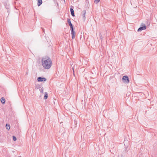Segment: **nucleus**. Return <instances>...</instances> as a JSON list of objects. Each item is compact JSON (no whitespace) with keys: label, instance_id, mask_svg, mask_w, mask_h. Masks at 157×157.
Wrapping results in <instances>:
<instances>
[{"label":"nucleus","instance_id":"nucleus-1","mask_svg":"<svg viewBox=\"0 0 157 157\" xmlns=\"http://www.w3.org/2000/svg\"><path fill=\"white\" fill-rule=\"evenodd\" d=\"M41 62L43 67L45 69H48L52 66V60L47 56L42 57Z\"/></svg>","mask_w":157,"mask_h":157},{"label":"nucleus","instance_id":"nucleus-2","mask_svg":"<svg viewBox=\"0 0 157 157\" xmlns=\"http://www.w3.org/2000/svg\"><path fill=\"white\" fill-rule=\"evenodd\" d=\"M122 80L123 82L128 83L129 82L128 77L127 75L124 76L122 78Z\"/></svg>","mask_w":157,"mask_h":157},{"label":"nucleus","instance_id":"nucleus-3","mask_svg":"<svg viewBox=\"0 0 157 157\" xmlns=\"http://www.w3.org/2000/svg\"><path fill=\"white\" fill-rule=\"evenodd\" d=\"M146 28V26L143 23H142L141 24V27H140L137 30V31L139 32L143 30H145Z\"/></svg>","mask_w":157,"mask_h":157},{"label":"nucleus","instance_id":"nucleus-4","mask_svg":"<svg viewBox=\"0 0 157 157\" xmlns=\"http://www.w3.org/2000/svg\"><path fill=\"white\" fill-rule=\"evenodd\" d=\"M71 36L72 38V39H74L75 36V32L74 31V28H72L71 29Z\"/></svg>","mask_w":157,"mask_h":157},{"label":"nucleus","instance_id":"nucleus-5","mask_svg":"<svg viewBox=\"0 0 157 157\" xmlns=\"http://www.w3.org/2000/svg\"><path fill=\"white\" fill-rule=\"evenodd\" d=\"M37 79L38 81L39 82H45L46 80V79L45 78L40 77H38Z\"/></svg>","mask_w":157,"mask_h":157},{"label":"nucleus","instance_id":"nucleus-6","mask_svg":"<svg viewBox=\"0 0 157 157\" xmlns=\"http://www.w3.org/2000/svg\"><path fill=\"white\" fill-rule=\"evenodd\" d=\"M71 7L70 8V11H71V14L73 17H75V15L74 14V10H73L74 7H73V6H71Z\"/></svg>","mask_w":157,"mask_h":157},{"label":"nucleus","instance_id":"nucleus-7","mask_svg":"<svg viewBox=\"0 0 157 157\" xmlns=\"http://www.w3.org/2000/svg\"><path fill=\"white\" fill-rule=\"evenodd\" d=\"M67 22L68 23V24L70 27L71 29L73 28L74 27H73V25L71 23L70 19H69V18L67 19Z\"/></svg>","mask_w":157,"mask_h":157},{"label":"nucleus","instance_id":"nucleus-8","mask_svg":"<svg viewBox=\"0 0 157 157\" xmlns=\"http://www.w3.org/2000/svg\"><path fill=\"white\" fill-rule=\"evenodd\" d=\"M86 13V10H84L82 12V13H81L82 16L84 20H85L86 18V17H85Z\"/></svg>","mask_w":157,"mask_h":157},{"label":"nucleus","instance_id":"nucleus-9","mask_svg":"<svg viewBox=\"0 0 157 157\" xmlns=\"http://www.w3.org/2000/svg\"><path fill=\"white\" fill-rule=\"evenodd\" d=\"M42 3V0H38V2L37 3V6H40Z\"/></svg>","mask_w":157,"mask_h":157},{"label":"nucleus","instance_id":"nucleus-10","mask_svg":"<svg viewBox=\"0 0 157 157\" xmlns=\"http://www.w3.org/2000/svg\"><path fill=\"white\" fill-rule=\"evenodd\" d=\"M1 101L2 104H4L5 102V99L3 97H2L1 98Z\"/></svg>","mask_w":157,"mask_h":157},{"label":"nucleus","instance_id":"nucleus-11","mask_svg":"<svg viewBox=\"0 0 157 157\" xmlns=\"http://www.w3.org/2000/svg\"><path fill=\"white\" fill-rule=\"evenodd\" d=\"M48 98V93L47 92H45L44 93V99H46Z\"/></svg>","mask_w":157,"mask_h":157},{"label":"nucleus","instance_id":"nucleus-12","mask_svg":"<svg viewBox=\"0 0 157 157\" xmlns=\"http://www.w3.org/2000/svg\"><path fill=\"white\" fill-rule=\"evenodd\" d=\"M6 128L8 130H9L10 128V126L9 124H6Z\"/></svg>","mask_w":157,"mask_h":157},{"label":"nucleus","instance_id":"nucleus-13","mask_svg":"<svg viewBox=\"0 0 157 157\" xmlns=\"http://www.w3.org/2000/svg\"><path fill=\"white\" fill-rule=\"evenodd\" d=\"M40 91L41 93V95H42L44 94L43 93V89H40Z\"/></svg>","mask_w":157,"mask_h":157},{"label":"nucleus","instance_id":"nucleus-14","mask_svg":"<svg viewBox=\"0 0 157 157\" xmlns=\"http://www.w3.org/2000/svg\"><path fill=\"white\" fill-rule=\"evenodd\" d=\"M100 1V0H94V2L95 4H97Z\"/></svg>","mask_w":157,"mask_h":157},{"label":"nucleus","instance_id":"nucleus-15","mask_svg":"<svg viewBox=\"0 0 157 157\" xmlns=\"http://www.w3.org/2000/svg\"><path fill=\"white\" fill-rule=\"evenodd\" d=\"M13 140L14 141H16L17 140L16 137L14 136H13Z\"/></svg>","mask_w":157,"mask_h":157},{"label":"nucleus","instance_id":"nucleus-16","mask_svg":"<svg viewBox=\"0 0 157 157\" xmlns=\"http://www.w3.org/2000/svg\"><path fill=\"white\" fill-rule=\"evenodd\" d=\"M100 38L101 39L103 38V37H102V36L101 35V34L100 35Z\"/></svg>","mask_w":157,"mask_h":157},{"label":"nucleus","instance_id":"nucleus-17","mask_svg":"<svg viewBox=\"0 0 157 157\" xmlns=\"http://www.w3.org/2000/svg\"><path fill=\"white\" fill-rule=\"evenodd\" d=\"M41 29H42V31H43V32H44V29L43 28H41Z\"/></svg>","mask_w":157,"mask_h":157},{"label":"nucleus","instance_id":"nucleus-18","mask_svg":"<svg viewBox=\"0 0 157 157\" xmlns=\"http://www.w3.org/2000/svg\"><path fill=\"white\" fill-rule=\"evenodd\" d=\"M92 86V87H94V86H93V87Z\"/></svg>","mask_w":157,"mask_h":157},{"label":"nucleus","instance_id":"nucleus-19","mask_svg":"<svg viewBox=\"0 0 157 157\" xmlns=\"http://www.w3.org/2000/svg\"><path fill=\"white\" fill-rule=\"evenodd\" d=\"M121 157H123V156H122Z\"/></svg>","mask_w":157,"mask_h":157}]
</instances>
